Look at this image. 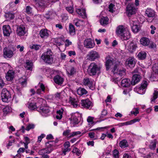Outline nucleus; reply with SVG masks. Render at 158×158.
I'll list each match as a JSON object with an SVG mask.
<instances>
[{
    "label": "nucleus",
    "mask_w": 158,
    "mask_h": 158,
    "mask_svg": "<svg viewBox=\"0 0 158 158\" xmlns=\"http://www.w3.org/2000/svg\"><path fill=\"white\" fill-rule=\"evenodd\" d=\"M123 65L121 62L118 61L115 62L112 70L113 73L121 77L125 75L126 70L123 68Z\"/></svg>",
    "instance_id": "f257e3e1"
},
{
    "label": "nucleus",
    "mask_w": 158,
    "mask_h": 158,
    "mask_svg": "<svg viewBox=\"0 0 158 158\" xmlns=\"http://www.w3.org/2000/svg\"><path fill=\"white\" fill-rule=\"evenodd\" d=\"M41 58L44 62L48 64H52L54 62L53 56L51 50H47L41 56Z\"/></svg>",
    "instance_id": "f03ea898"
},
{
    "label": "nucleus",
    "mask_w": 158,
    "mask_h": 158,
    "mask_svg": "<svg viewBox=\"0 0 158 158\" xmlns=\"http://www.w3.org/2000/svg\"><path fill=\"white\" fill-rule=\"evenodd\" d=\"M100 67L94 62L91 63L89 66L87 72L91 76L95 75L96 74L99 72Z\"/></svg>",
    "instance_id": "7ed1b4c3"
},
{
    "label": "nucleus",
    "mask_w": 158,
    "mask_h": 158,
    "mask_svg": "<svg viewBox=\"0 0 158 158\" xmlns=\"http://www.w3.org/2000/svg\"><path fill=\"white\" fill-rule=\"evenodd\" d=\"M147 81H143L140 86H138L134 89V90L140 94H143L145 93L148 85Z\"/></svg>",
    "instance_id": "20e7f679"
},
{
    "label": "nucleus",
    "mask_w": 158,
    "mask_h": 158,
    "mask_svg": "<svg viewBox=\"0 0 158 158\" xmlns=\"http://www.w3.org/2000/svg\"><path fill=\"white\" fill-rule=\"evenodd\" d=\"M87 59L90 61H94L99 58L100 56L97 52L92 50L89 51L87 55Z\"/></svg>",
    "instance_id": "39448f33"
},
{
    "label": "nucleus",
    "mask_w": 158,
    "mask_h": 158,
    "mask_svg": "<svg viewBox=\"0 0 158 158\" xmlns=\"http://www.w3.org/2000/svg\"><path fill=\"white\" fill-rule=\"evenodd\" d=\"M83 84L85 86H88L92 90L94 89L95 85L94 81L89 78H85L83 80Z\"/></svg>",
    "instance_id": "423d86ee"
},
{
    "label": "nucleus",
    "mask_w": 158,
    "mask_h": 158,
    "mask_svg": "<svg viewBox=\"0 0 158 158\" xmlns=\"http://www.w3.org/2000/svg\"><path fill=\"white\" fill-rule=\"evenodd\" d=\"M2 99L3 102H7L10 98V94L6 89H2L1 94Z\"/></svg>",
    "instance_id": "0eeeda50"
},
{
    "label": "nucleus",
    "mask_w": 158,
    "mask_h": 158,
    "mask_svg": "<svg viewBox=\"0 0 158 158\" xmlns=\"http://www.w3.org/2000/svg\"><path fill=\"white\" fill-rule=\"evenodd\" d=\"M80 118V115L78 113H75L73 114L72 117L71 121V125L74 127L78 124L80 122L79 118Z\"/></svg>",
    "instance_id": "6e6552de"
},
{
    "label": "nucleus",
    "mask_w": 158,
    "mask_h": 158,
    "mask_svg": "<svg viewBox=\"0 0 158 158\" xmlns=\"http://www.w3.org/2000/svg\"><path fill=\"white\" fill-rule=\"evenodd\" d=\"M26 32L27 30L25 25H21L17 27L16 33L19 36H21L24 35Z\"/></svg>",
    "instance_id": "1a4fd4ad"
},
{
    "label": "nucleus",
    "mask_w": 158,
    "mask_h": 158,
    "mask_svg": "<svg viewBox=\"0 0 158 158\" xmlns=\"http://www.w3.org/2000/svg\"><path fill=\"white\" fill-rule=\"evenodd\" d=\"M84 45L85 47L88 48H92L95 46V43L94 40L91 39H85L84 42Z\"/></svg>",
    "instance_id": "9d476101"
},
{
    "label": "nucleus",
    "mask_w": 158,
    "mask_h": 158,
    "mask_svg": "<svg viewBox=\"0 0 158 158\" xmlns=\"http://www.w3.org/2000/svg\"><path fill=\"white\" fill-rule=\"evenodd\" d=\"M39 108H40L39 111L42 115L46 117L49 115V113L50 112V108L49 107L45 106H40Z\"/></svg>",
    "instance_id": "9b49d317"
},
{
    "label": "nucleus",
    "mask_w": 158,
    "mask_h": 158,
    "mask_svg": "<svg viewBox=\"0 0 158 158\" xmlns=\"http://www.w3.org/2000/svg\"><path fill=\"white\" fill-rule=\"evenodd\" d=\"M81 104L84 108L89 109H91L92 106V102L89 99L81 100Z\"/></svg>",
    "instance_id": "f8f14e48"
},
{
    "label": "nucleus",
    "mask_w": 158,
    "mask_h": 158,
    "mask_svg": "<svg viewBox=\"0 0 158 158\" xmlns=\"http://www.w3.org/2000/svg\"><path fill=\"white\" fill-rule=\"evenodd\" d=\"M36 89V93L39 95L43 94L45 90V87L44 84L42 83H39L37 86H35Z\"/></svg>",
    "instance_id": "ddd939ff"
},
{
    "label": "nucleus",
    "mask_w": 158,
    "mask_h": 158,
    "mask_svg": "<svg viewBox=\"0 0 158 158\" xmlns=\"http://www.w3.org/2000/svg\"><path fill=\"white\" fill-rule=\"evenodd\" d=\"M105 59L106 70H108L114 64L113 59L108 56L106 57Z\"/></svg>",
    "instance_id": "4468645a"
},
{
    "label": "nucleus",
    "mask_w": 158,
    "mask_h": 158,
    "mask_svg": "<svg viewBox=\"0 0 158 158\" xmlns=\"http://www.w3.org/2000/svg\"><path fill=\"white\" fill-rule=\"evenodd\" d=\"M13 51L6 47L3 49V56L5 58H10L13 55Z\"/></svg>",
    "instance_id": "2eb2a0df"
},
{
    "label": "nucleus",
    "mask_w": 158,
    "mask_h": 158,
    "mask_svg": "<svg viewBox=\"0 0 158 158\" xmlns=\"http://www.w3.org/2000/svg\"><path fill=\"white\" fill-rule=\"evenodd\" d=\"M128 30L127 29L125 28L123 26L120 25L117 27L116 32L118 36L120 37L125 31H126Z\"/></svg>",
    "instance_id": "dca6fc26"
},
{
    "label": "nucleus",
    "mask_w": 158,
    "mask_h": 158,
    "mask_svg": "<svg viewBox=\"0 0 158 158\" xmlns=\"http://www.w3.org/2000/svg\"><path fill=\"white\" fill-rule=\"evenodd\" d=\"M135 9L132 4H128L127 7V13L129 16L134 14L135 12Z\"/></svg>",
    "instance_id": "f3484780"
},
{
    "label": "nucleus",
    "mask_w": 158,
    "mask_h": 158,
    "mask_svg": "<svg viewBox=\"0 0 158 158\" xmlns=\"http://www.w3.org/2000/svg\"><path fill=\"white\" fill-rule=\"evenodd\" d=\"M3 33L4 35L8 36L12 32L10 27L9 25H4L2 27Z\"/></svg>",
    "instance_id": "a211bd4d"
},
{
    "label": "nucleus",
    "mask_w": 158,
    "mask_h": 158,
    "mask_svg": "<svg viewBox=\"0 0 158 158\" xmlns=\"http://www.w3.org/2000/svg\"><path fill=\"white\" fill-rule=\"evenodd\" d=\"M141 78V77L139 75L137 74L133 75L132 77L131 84L132 85H135L140 81Z\"/></svg>",
    "instance_id": "6ab92c4d"
},
{
    "label": "nucleus",
    "mask_w": 158,
    "mask_h": 158,
    "mask_svg": "<svg viewBox=\"0 0 158 158\" xmlns=\"http://www.w3.org/2000/svg\"><path fill=\"white\" fill-rule=\"evenodd\" d=\"M39 35L42 38L45 39L48 37L49 32L47 29H43L40 31Z\"/></svg>",
    "instance_id": "aec40b11"
},
{
    "label": "nucleus",
    "mask_w": 158,
    "mask_h": 158,
    "mask_svg": "<svg viewBox=\"0 0 158 158\" xmlns=\"http://www.w3.org/2000/svg\"><path fill=\"white\" fill-rule=\"evenodd\" d=\"M76 11L77 13L82 18H85L87 17L85 10L83 8L76 9Z\"/></svg>",
    "instance_id": "412c9836"
},
{
    "label": "nucleus",
    "mask_w": 158,
    "mask_h": 158,
    "mask_svg": "<svg viewBox=\"0 0 158 158\" xmlns=\"http://www.w3.org/2000/svg\"><path fill=\"white\" fill-rule=\"evenodd\" d=\"M127 49L130 52H133L135 51L137 48V46L135 43L133 41H131L128 44L127 46Z\"/></svg>",
    "instance_id": "4be33fe9"
},
{
    "label": "nucleus",
    "mask_w": 158,
    "mask_h": 158,
    "mask_svg": "<svg viewBox=\"0 0 158 158\" xmlns=\"http://www.w3.org/2000/svg\"><path fill=\"white\" fill-rule=\"evenodd\" d=\"M126 64L131 68L133 67L135 64V59L132 57H129L126 60Z\"/></svg>",
    "instance_id": "5701e85b"
},
{
    "label": "nucleus",
    "mask_w": 158,
    "mask_h": 158,
    "mask_svg": "<svg viewBox=\"0 0 158 158\" xmlns=\"http://www.w3.org/2000/svg\"><path fill=\"white\" fill-rule=\"evenodd\" d=\"M15 72L12 70H9L7 73L6 76V79L8 81H12L14 77Z\"/></svg>",
    "instance_id": "b1692460"
},
{
    "label": "nucleus",
    "mask_w": 158,
    "mask_h": 158,
    "mask_svg": "<svg viewBox=\"0 0 158 158\" xmlns=\"http://www.w3.org/2000/svg\"><path fill=\"white\" fill-rule=\"evenodd\" d=\"M145 14L148 17L153 18L155 15V12L154 10L150 8H148L146 11Z\"/></svg>",
    "instance_id": "393cba45"
},
{
    "label": "nucleus",
    "mask_w": 158,
    "mask_h": 158,
    "mask_svg": "<svg viewBox=\"0 0 158 158\" xmlns=\"http://www.w3.org/2000/svg\"><path fill=\"white\" fill-rule=\"evenodd\" d=\"M131 37V34L129 31L128 30L125 31L121 36L119 37L123 41L127 40L129 39Z\"/></svg>",
    "instance_id": "a878e982"
},
{
    "label": "nucleus",
    "mask_w": 158,
    "mask_h": 158,
    "mask_svg": "<svg viewBox=\"0 0 158 158\" xmlns=\"http://www.w3.org/2000/svg\"><path fill=\"white\" fill-rule=\"evenodd\" d=\"M53 148H46L39 151V153L41 155H44L50 153L53 150Z\"/></svg>",
    "instance_id": "bb28decb"
},
{
    "label": "nucleus",
    "mask_w": 158,
    "mask_h": 158,
    "mask_svg": "<svg viewBox=\"0 0 158 158\" xmlns=\"http://www.w3.org/2000/svg\"><path fill=\"white\" fill-rule=\"evenodd\" d=\"M140 43L141 45L143 46H147L149 44L150 40L148 38L143 37L140 39Z\"/></svg>",
    "instance_id": "cd10ccee"
},
{
    "label": "nucleus",
    "mask_w": 158,
    "mask_h": 158,
    "mask_svg": "<svg viewBox=\"0 0 158 158\" xmlns=\"http://www.w3.org/2000/svg\"><path fill=\"white\" fill-rule=\"evenodd\" d=\"M64 148L63 151V153L64 155H65L67 152H69L70 151L69 148L70 146V143L69 141H67L65 143L64 145Z\"/></svg>",
    "instance_id": "c85d7f7f"
},
{
    "label": "nucleus",
    "mask_w": 158,
    "mask_h": 158,
    "mask_svg": "<svg viewBox=\"0 0 158 158\" xmlns=\"http://www.w3.org/2000/svg\"><path fill=\"white\" fill-rule=\"evenodd\" d=\"M64 94L65 92L64 91H61L60 93H57L54 95L53 97V99L58 100L60 98H63Z\"/></svg>",
    "instance_id": "c756f323"
},
{
    "label": "nucleus",
    "mask_w": 158,
    "mask_h": 158,
    "mask_svg": "<svg viewBox=\"0 0 158 158\" xmlns=\"http://www.w3.org/2000/svg\"><path fill=\"white\" fill-rule=\"evenodd\" d=\"M28 108L31 110H34L37 108H39L38 103H36L35 102H29Z\"/></svg>",
    "instance_id": "7c9ffc66"
},
{
    "label": "nucleus",
    "mask_w": 158,
    "mask_h": 158,
    "mask_svg": "<svg viewBox=\"0 0 158 158\" xmlns=\"http://www.w3.org/2000/svg\"><path fill=\"white\" fill-rule=\"evenodd\" d=\"M121 83L122 86L124 87H127L130 85L131 82L129 79L125 78L122 80Z\"/></svg>",
    "instance_id": "2f4dec72"
},
{
    "label": "nucleus",
    "mask_w": 158,
    "mask_h": 158,
    "mask_svg": "<svg viewBox=\"0 0 158 158\" xmlns=\"http://www.w3.org/2000/svg\"><path fill=\"white\" fill-rule=\"evenodd\" d=\"M69 101L73 107L76 108L78 106L79 102L77 99L70 97L69 98Z\"/></svg>",
    "instance_id": "473e14b6"
},
{
    "label": "nucleus",
    "mask_w": 158,
    "mask_h": 158,
    "mask_svg": "<svg viewBox=\"0 0 158 158\" xmlns=\"http://www.w3.org/2000/svg\"><path fill=\"white\" fill-rule=\"evenodd\" d=\"M54 80L55 83L58 84H61L63 81V78L59 75H57L54 78Z\"/></svg>",
    "instance_id": "72a5a7b5"
},
{
    "label": "nucleus",
    "mask_w": 158,
    "mask_h": 158,
    "mask_svg": "<svg viewBox=\"0 0 158 158\" xmlns=\"http://www.w3.org/2000/svg\"><path fill=\"white\" fill-rule=\"evenodd\" d=\"M32 63L29 60H27L24 65L25 68L27 70H32Z\"/></svg>",
    "instance_id": "f704fd0d"
},
{
    "label": "nucleus",
    "mask_w": 158,
    "mask_h": 158,
    "mask_svg": "<svg viewBox=\"0 0 158 158\" xmlns=\"http://www.w3.org/2000/svg\"><path fill=\"white\" fill-rule=\"evenodd\" d=\"M4 16L6 20L7 21H10L12 20L15 17L14 14L10 12L6 13Z\"/></svg>",
    "instance_id": "c9c22d12"
},
{
    "label": "nucleus",
    "mask_w": 158,
    "mask_h": 158,
    "mask_svg": "<svg viewBox=\"0 0 158 158\" xmlns=\"http://www.w3.org/2000/svg\"><path fill=\"white\" fill-rule=\"evenodd\" d=\"M18 83L23 87L26 86L27 82L26 77H24L19 78L18 80Z\"/></svg>",
    "instance_id": "e433bc0d"
},
{
    "label": "nucleus",
    "mask_w": 158,
    "mask_h": 158,
    "mask_svg": "<svg viewBox=\"0 0 158 158\" xmlns=\"http://www.w3.org/2000/svg\"><path fill=\"white\" fill-rule=\"evenodd\" d=\"M73 23L77 27L83 26L84 24V23L83 20H79L77 18H75L74 19Z\"/></svg>",
    "instance_id": "4c0bfd02"
},
{
    "label": "nucleus",
    "mask_w": 158,
    "mask_h": 158,
    "mask_svg": "<svg viewBox=\"0 0 158 158\" xmlns=\"http://www.w3.org/2000/svg\"><path fill=\"white\" fill-rule=\"evenodd\" d=\"M64 110L63 108H61L60 110L57 111L56 116V119L60 120L62 118V115Z\"/></svg>",
    "instance_id": "58836bf2"
},
{
    "label": "nucleus",
    "mask_w": 158,
    "mask_h": 158,
    "mask_svg": "<svg viewBox=\"0 0 158 158\" xmlns=\"http://www.w3.org/2000/svg\"><path fill=\"white\" fill-rule=\"evenodd\" d=\"M56 144V143L55 141H49L45 143L47 148H53V147H55Z\"/></svg>",
    "instance_id": "ea45409f"
},
{
    "label": "nucleus",
    "mask_w": 158,
    "mask_h": 158,
    "mask_svg": "<svg viewBox=\"0 0 158 158\" xmlns=\"http://www.w3.org/2000/svg\"><path fill=\"white\" fill-rule=\"evenodd\" d=\"M55 13L52 11H50L46 13L45 16V17L47 19H52L54 18Z\"/></svg>",
    "instance_id": "a19ab883"
},
{
    "label": "nucleus",
    "mask_w": 158,
    "mask_h": 158,
    "mask_svg": "<svg viewBox=\"0 0 158 158\" xmlns=\"http://www.w3.org/2000/svg\"><path fill=\"white\" fill-rule=\"evenodd\" d=\"M140 120V119L139 118H135L132 119L130 121L122 123L121 124L123 125H131L136 122H139Z\"/></svg>",
    "instance_id": "79ce46f5"
},
{
    "label": "nucleus",
    "mask_w": 158,
    "mask_h": 158,
    "mask_svg": "<svg viewBox=\"0 0 158 158\" xmlns=\"http://www.w3.org/2000/svg\"><path fill=\"white\" fill-rule=\"evenodd\" d=\"M109 19L106 17H102L100 20L101 24L103 26H105L108 23Z\"/></svg>",
    "instance_id": "37998d69"
},
{
    "label": "nucleus",
    "mask_w": 158,
    "mask_h": 158,
    "mask_svg": "<svg viewBox=\"0 0 158 158\" xmlns=\"http://www.w3.org/2000/svg\"><path fill=\"white\" fill-rule=\"evenodd\" d=\"M119 145L122 148H124L128 147V144L126 140L123 139L119 142Z\"/></svg>",
    "instance_id": "c03bdc74"
},
{
    "label": "nucleus",
    "mask_w": 158,
    "mask_h": 158,
    "mask_svg": "<svg viewBox=\"0 0 158 158\" xmlns=\"http://www.w3.org/2000/svg\"><path fill=\"white\" fill-rule=\"evenodd\" d=\"M146 53L145 52L141 51L138 53V57L139 59L143 60L146 58Z\"/></svg>",
    "instance_id": "a18cd8bd"
},
{
    "label": "nucleus",
    "mask_w": 158,
    "mask_h": 158,
    "mask_svg": "<svg viewBox=\"0 0 158 158\" xmlns=\"http://www.w3.org/2000/svg\"><path fill=\"white\" fill-rule=\"evenodd\" d=\"M69 31L71 35H73L75 34V30L74 26L71 23H69Z\"/></svg>",
    "instance_id": "49530a36"
},
{
    "label": "nucleus",
    "mask_w": 158,
    "mask_h": 158,
    "mask_svg": "<svg viewBox=\"0 0 158 158\" xmlns=\"http://www.w3.org/2000/svg\"><path fill=\"white\" fill-rule=\"evenodd\" d=\"M77 91V94L80 96L86 94L87 93L85 89L81 88H79Z\"/></svg>",
    "instance_id": "de8ad7c7"
},
{
    "label": "nucleus",
    "mask_w": 158,
    "mask_h": 158,
    "mask_svg": "<svg viewBox=\"0 0 158 158\" xmlns=\"http://www.w3.org/2000/svg\"><path fill=\"white\" fill-rule=\"evenodd\" d=\"M86 131H83L81 132L80 131H74L71 133V135L70 136V137H73L75 136H77L78 135H82L86 133Z\"/></svg>",
    "instance_id": "09e8293b"
},
{
    "label": "nucleus",
    "mask_w": 158,
    "mask_h": 158,
    "mask_svg": "<svg viewBox=\"0 0 158 158\" xmlns=\"http://www.w3.org/2000/svg\"><path fill=\"white\" fill-rule=\"evenodd\" d=\"M158 91L154 90L153 96L151 98V102L152 103L155 102V100L158 98Z\"/></svg>",
    "instance_id": "8fccbe9b"
},
{
    "label": "nucleus",
    "mask_w": 158,
    "mask_h": 158,
    "mask_svg": "<svg viewBox=\"0 0 158 158\" xmlns=\"http://www.w3.org/2000/svg\"><path fill=\"white\" fill-rule=\"evenodd\" d=\"M3 112L5 115H6L11 111V108L9 106H6L3 109Z\"/></svg>",
    "instance_id": "3c124183"
},
{
    "label": "nucleus",
    "mask_w": 158,
    "mask_h": 158,
    "mask_svg": "<svg viewBox=\"0 0 158 158\" xmlns=\"http://www.w3.org/2000/svg\"><path fill=\"white\" fill-rule=\"evenodd\" d=\"M109 11L113 13L115 12L116 8L115 4L113 3H110L109 6Z\"/></svg>",
    "instance_id": "603ef678"
},
{
    "label": "nucleus",
    "mask_w": 158,
    "mask_h": 158,
    "mask_svg": "<svg viewBox=\"0 0 158 158\" xmlns=\"http://www.w3.org/2000/svg\"><path fill=\"white\" fill-rule=\"evenodd\" d=\"M94 118L91 116H89L88 117L87 120L89 123V126H91L94 125Z\"/></svg>",
    "instance_id": "864d4df0"
},
{
    "label": "nucleus",
    "mask_w": 158,
    "mask_h": 158,
    "mask_svg": "<svg viewBox=\"0 0 158 158\" xmlns=\"http://www.w3.org/2000/svg\"><path fill=\"white\" fill-rule=\"evenodd\" d=\"M30 48L32 49H34L35 50H39L41 48V46L38 44H33L30 45Z\"/></svg>",
    "instance_id": "5fc2aeb1"
},
{
    "label": "nucleus",
    "mask_w": 158,
    "mask_h": 158,
    "mask_svg": "<svg viewBox=\"0 0 158 158\" xmlns=\"http://www.w3.org/2000/svg\"><path fill=\"white\" fill-rule=\"evenodd\" d=\"M156 140L152 142L150 145V148L152 150H154L156 146Z\"/></svg>",
    "instance_id": "6e6d98bb"
},
{
    "label": "nucleus",
    "mask_w": 158,
    "mask_h": 158,
    "mask_svg": "<svg viewBox=\"0 0 158 158\" xmlns=\"http://www.w3.org/2000/svg\"><path fill=\"white\" fill-rule=\"evenodd\" d=\"M119 154V152L118 150H114L113 152V156L114 158H118Z\"/></svg>",
    "instance_id": "4d7b16f0"
},
{
    "label": "nucleus",
    "mask_w": 158,
    "mask_h": 158,
    "mask_svg": "<svg viewBox=\"0 0 158 158\" xmlns=\"http://www.w3.org/2000/svg\"><path fill=\"white\" fill-rule=\"evenodd\" d=\"M26 12L28 14H31L32 12V8L29 6L26 7Z\"/></svg>",
    "instance_id": "13d9d810"
},
{
    "label": "nucleus",
    "mask_w": 158,
    "mask_h": 158,
    "mask_svg": "<svg viewBox=\"0 0 158 158\" xmlns=\"http://www.w3.org/2000/svg\"><path fill=\"white\" fill-rule=\"evenodd\" d=\"M72 152L75 153L78 156H79L81 154V152L77 148L75 147L74 148Z\"/></svg>",
    "instance_id": "bf43d9fd"
},
{
    "label": "nucleus",
    "mask_w": 158,
    "mask_h": 158,
    "mask_svg": "<svg viewBox=\"0 0 158 158\" xmlns=\"http://www.w3.org/2000/svg\"><path fill=\"white\" fill-rule=\"evenodd\" d=\"M132 30L135 33H136L139 30V27L137 25H133L131 26Z\"/></svg>",
    "instance_id": "052dcab7"
},
{
    "label": "nucleus",
    "mask_w": 158,
    "mask_h": 158,
    "mask_svg": "<svg viewBox=\"0 0 158 158\" xmlns=\"http://www.w3.org/2000/svg\"><path fill=\"white\" fill-rule=\"evenodd\" d=\"M35 127V125L33 124H29L27 125L25 129L26 130L29 131L31 129H33Z\"/></svg>",
    "instance_id": "680f3d73"
},
{
    "label": "nucleus",
    "mask_w": 158,
    "mask_h": 158,
    "mask_svg": "<svg viewBox=\"0 0 158 158\" xmlns=\"http://www.w3.org/2000/svg\"><path fill=\"white\" fill-rule=\"evenodd\" d=\"M66 10L70 14H72L73 12V8L72 6L66 7Z\"/></svg>",
    "instance_id": "e2e57ef3"
},
{
    "label": "nucleus",
    "mask_w": 158,
    "mask_h": 158,
    "mask_svg": "<svg viewBox=\"0 0 158 158\" xmlns=\"http://www.w3.org/2000/svg\"><path fill=\"white\" fill-rule=\"evenodd\" d=\"M150 28L151 29V33L152 34H153L155 33V31L156 30V27L153 25H151L150 26Z\"/></svg>",
    "instance_id": "0e129e2a"
},
{
    "label": "nucleus",
    "mask_w": 158,
    "mask_h": 158,
    "mask_svg": "<svg viewBox=\"0 0 158 158\" xmlns=\"http://www.w3.org/2000/svg\"><path fill=\"white\" fill-rule=\"evenodd\" d=\"M76 72V70L74 67H71L70 70L69 74L72 75L73 74Z\"/></svg>",
    "instance_id": "69168bd1"
},
{
    "label": "nucleus",
    "mask_w": 158,
    "mask_h": 158,
    "mask_svg": "<svg viewBox=\"0 0 158 158\" xmlns=\"http://www.w3.org/2000/svg\"><path fill=\"white\" fill-rule=\"evenodd\" d=\"M65 46L68 47L69 46L71 45L72 44V43L69 40L67 39L65 41Z\"/></svg>",
    "instance_id": "338daca9"
},
{
    "label": "nucleus",
    "mask_w": 158,
    "mask_h": 158,
    "mask_svg": "<svg viewBox=\"0 0 158 158\" xmlns=\"http://www.w3.org/2000/svg\"><path fill=\"white\" fill-rule=\"evenodd\" d=\"M70 132V130L68 129L64 131L63 133V135L66 136H69V133Z\"/></svg>",
    "instance_id": "774afa93"
}]
</instances>
